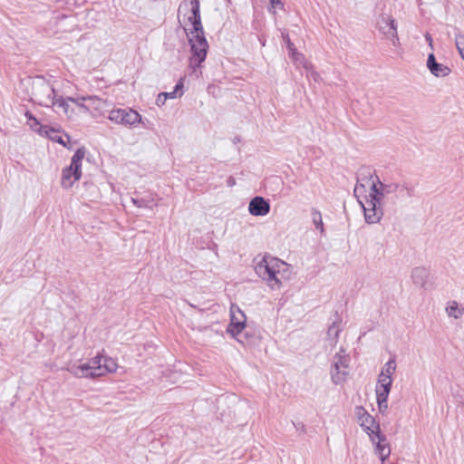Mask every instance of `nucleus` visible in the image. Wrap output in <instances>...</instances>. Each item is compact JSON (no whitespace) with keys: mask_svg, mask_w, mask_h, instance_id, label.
<instances>
[{"mask_svg":"<svg viewBox=\"0 0 464 464\" xmlns=\"http://www.w3.org/2000/svg\"><path fill=\"white\" fill-rule=\"evenodd\" d=\"M117 367L118 365L114 359L98 354L86 362L70 365L67 371L76 378H96L114 372Z\"/></svg>","mask_w":464,"mask_h":464,"instance_id":"nucleus-1","label":"nucleus"},{"mask_svg":"<svg viewBox=\"0 0 464 464\" xmlns=\"http://www.w3.org/2000/svg\"><path fill=\"white\" fill-rule=\"evenodd\" d=\"M21 86L29 88L32 92L24 97L41 106L53 108L58 112V98L55 94L53 85L46 81L44 77H36L34 80L26 79L21 82Z\"/></svg>","mask_w":464,"mask_h":464,"instance_id":"nucleus-2","label":"nucleus"},{"mask_svg":"<svg viewBox=\"0 0 464 464\" xmlns=\"http://www.w3.org/2000/svg\"><path fill=\"white\" fill-rule=\"evenodd\" d=\"M288 265L279 258L264 256L255 266V272L272 290L282 286L279 276L287 269Z\"/></svg>","mask_w":464,"mask_h":464,"instance_id":"nucleus-3","label":"nucleus"},{"mask_svg":"<svg viewBox=\"0 0 464 464\" xmlns=\"http://www.w3.org/2000/svg\"><path fill=\"white\" fill-rule=\"evenodd\" d=\"M370 194L384 204L386 201L409 198L412 195V188L406 183H383L381 181L372 182Z\"/></svg>","mask_w":464,"mask_h":464,"instance_id":"nucleus-4","label":"nucleus"},{"mask_svg":"<svg viewBox=\"0 0 464 464\" xmlns=\"http://www.w3.org/2000/svg\"><path fill=\"white\" fill-rule=\"evenodd\" d=\"M179 18L187 34L203 29L198 0H184L179 7Z\"/></svg>","mask_w":464,"mask_h":464,"instance_id":"nucleus-5","label":"nucleus"},{"mask_svg":"<svg viewBox=\"0 0 464 464\" xmlns=\"http://www.w3.org/2000/svg\"><path fill=\"white\" fill-rule=\"evenodd\" d=\"M197 32L188 33L190 44L191 56L189 63L191 69L195 72L205 61L208 50V44L204 34L203 29H197Z\"/></svg>","mask_w":464,"mask_h":464,"instance_id":"nucleus-6","label":"nucleus"},{"mask_svg":"<svg viewBox=\"0 0 464 464\" xmlns=\"http://www.w3.org/2000/svg\"><path fill=\"white\" fill-rule=\"evenodd\" d=\"M84 148L78 149L71 159V163L62 171L61 186L65 189L71 188L74 182L82 177V164L85 157Z\"/></svg>","mask_w":464,"mask_h":464,"instance_id":"nucleus-7","label":"nucleus"},{"mask_svg":"<svg viewBox=\"0 0 464 464\" xmlns=\"http://www.w3.org/2000/svg\"><path fill=\"white\" fill-rule=\"evenodd\" d=\"M350 358L343 347L334 353L331 362V378L334 383L341 384L345 382L349 373Z\"/></svg>","mask_w":464,"mask_h":464,"instance_id":"nucleus-8","label":"nucleus"},{"mask_svg":"<svg viewBox=\"0 0 464 464\" xmlns=\"http://www.w3.org/2000/svg\"><path fill=\"white\" fill-rule=\"evenodd\" d=\"M58 109H61L69 120H76L86 113V106L84 96L78 95L75 97L58 98Z\"/></svg>","mask_w":464,"mask_h":464,"instance_id":"nucleus-9","label":"nucleus"},{"mask_svg":"<svg viewBox=\"0 0 464 464\" xmlns=\"http://www.w3.org/2000/svg\"><path fill=\"white\" fill-rule=\"evenodd\" d=\"M108 119L115 124L134 128L144 124L142 116L133 109H114L109 112Z\"/></svg>","mask_w":464,"mask_h":464,"instance_id":"nucleus-10","label":"nucleus"},{"mask_svg":"<svg viewBox=\"0 0 464 464\" xmlns=\"http://www.w3.org/2000/svg\"><path fill=\"white\" fill-rule=\"evenodd\" d=\"M360 204L363 209L365 221L368 224H376L382 219L383 204L371 194H369V197L364 201H360Z\"/></svg>","mask_w":464,"mask_h":464,"instance_id":"nucleus-11","label":"nucleus"},{"mask_svg":"<svg viewBox=\"0 0 464 464\" xmlns=\"http://www.w3.org/2000/svg\"><path fill=\"white\" fill-rule=\"evenodd\" d=\"M246 327V315L238 306L232 304L230 307V324L227 326V333L238 342L244 343L240 338L242 331Z\"/></svg>","mask_w":464,"mask_h":464,"instance_id":"nucleus-12","label":"nucleus"},{"mask_svg":"<svg viewBox=\"0 0 464 464\" xmlns=\"http://www.w3.org/2000/svg\"><path fill=\"white\" fill-rule=\"evenodd\" d=\"M377 28L385 39L391 41L394 46L399 43L395 20L388 15L382 14L377 21Z\"/></svg>","mask_w":464,"mask_h":464,"instance_id":"nucleus-13","label":"nucleus"},{"mask_svg":"<svg viewBox=\"0 0 464 464\" xmlns=\"http://www.w3.org/2000/svg\"><path fill=\"white\" fill-rule=\"evenodd\" d=\"M371 440L374 444V451L381 461L386 460L391 454V447L386 437L377 431L373 436H371Z\"/></svg>","mask_w":464,"mask_h":464,"instance_id":"nucleus-14","label":"nucleus"},{"mask_svg":"<svg viewBox=\"0 0 464 464\" xmlns=\"http://www.w3.org/2000/svg\"><path fill=\"white\" fill-rule=\"evenodd\" d=\"M270 211V204L263 197L253 198L248 204V212L255 217H265Z\"/></svg>","mask_w":464,"mask_h":464,"instance_id":"nucleus-15","label":"nucleus"},{"mask_svg":"<svg viewBox=\"0 0 464 464\" xmlns=\"http://www.w3.org/2000/svg\"><path fill=\"white\" fill-rule=\"evenodd\" d=\"M86 113L93 118L101 115L106 108V102L97 96H84Z\"/></svg>","mask_w":464,"mask_h":464,"instance_id":"nucleus-16","label":"nucleus"},{"mask_svg":"<svg viewBox=\"0 0 464 464\" xmlns=\"http://www.w3.org/2000/svg\"><path fill=\"white\" fill-rule=\"evenodd\" d=\"M359 413H362L360 424L370 437L373 436L377 431L380 432L379 425L362 407L359 408Z\"/></svg>","mask_w":464,"mask_h":464,"instance_id":"nucleus-17","label":"nucleus"},{"mask_svg":"<svg viewBox=\"0 0 464 464\" xmlns=\"http://www.w3.org/2000/svg\"><path fill=\"white\" fill-rule=\"evenodd\" d=\"M427 67L430 70V72L437 77L447 76L450 72L449 67L442 63H437L433 53H430L428 56Z\"/></svg>","mask_w":464,"mask_h":464,"instance_id":"nucleus-18","label":"nucleus"},{"mask_svg":"<svg viewBox=\"0 0 464 464\" xmlns=\"http://www.w3.org/2000/svg\"><path fill=\"white\" fill-rule=\"evenodd\" d=\"M429 276V270L423 266L413 268L411 275L413 284L420 288H424L426 286Z\"/></svg>","mask_w":464,"mask_h":464,"instance_id":"nucleus-19","label":"nucleus"},{"mask_svg":"<svg viewBox=\"0 0 464 464\" xmlns=\"http://www.w3.org/2000/svg\"><path fill=\"white\" fill-rule=\"evenodd\" d=\"M340 332H341V328H340L339 324L334 322L332 324V325L329 326L328 332H327V339L325 341L326 348L328 346H330L331 349L335 347V345L338 342V337H339Z\"/></svg>","mask_w":464,"mask_h":464,"instance_id":"nucleus-20","label":"nucleus"},{"mask_svg":"<svg viewBox=\"0 0 464 464\" xmlns=\"http://www.w3.org/2000/svg\"><path fill=\"white\" fill-rule=\"evenodd\" d=\"M445 311L449 317H452L454 319H459L464 314V307L459 304L456 301L448 302Z\"/></svg>","mask_w":464,"mask_h":464,"instance_id":"nucleus-21","label":"nucleus"},{"mask_svg":"<svg viewBox=\"0 0 464 464\" xmlns=\"http://www.w3.org/2000/svg\"><path fill=\"white\" fill-rule=\"evenodd\" d=\"M289 56L297 68L302 66L304 70L311 69L312 63L307 62L304 56L302 53H298L297 51H293V53H290Z\"/></svg>","mask_w":464,"mask_h":464,"instance_id":"nucleus-22","label":"nucleus"},{"mask_svg":"<svg viewBox=\"0 0 464 464\" xmlns=\"http://www.w3.org/2000/svg\"><path fill=\"white\" fill-rule=\"evenodd\" d=\"M131 202L134 206L138 208H153V207L156 205L154 204L153 198H131Z\"/></svg>","mask_w":464,"mask_h":464,"instance_id":"nucleus-23","label":"nucleus"},{"mask_svg":"<svg viewBox=\"0 0 464 464\" xmlns=\"http://www.w3.org/2000/svg\"><path fill=\"white\" fill-rule=\"evenodd\" d=\"M311 216L315 228L320 230L321 233H324V229L321 212L314 208L312 209Z\"/></svg>","mask_w":464,"mask_h":464,"instance_id":"nucleus-24","label":"nucleus"},{"mask_svg":"<svg viewBox=\"0 0 464 464\" xmlns=\"http://www.w3.org/2000/svg\"><path fill=\"white\" fill-rule=\"evenodd\" d=\"M391 389H392V387L376 386L375 387L376 401L388 400L389 394L391 392Z\"/></svg>","mask_w":464,"mask_h":464,"instance_id":"nucleus-25","label":"nucleus"},{"mask_svg":"<svg viewBox=\"0 0 464 464\" xmlns=\"http://www.w3.org/2000/svg\"><path fill=\"white\" fill-rule=\"evenodd\" d=\"M51 140H53L55 142H58L59 144L63 145L65 148L68 147V142L70 141V137L66 134L61 135L55 130H52V134L50 135Z\"/></svg>","mask_w":464,"mask_h":464,"instance_id":"nucleus-26","label":"nucleus"},{"mask_svg":"<svg viewBox=\"0 0 464 464\" xmlns=\"http://www.w3.org/2000/svg\"><path fill=\"white\" fill-rule=\"evenodd\" d=\"M396 371V362L394 359H390L382 367L380 373L392 377Z\"/></svg>","mask_w":464,"mask_h":464,"instance_id":"nucleus-27","label":"nucleus"},{"mask_svg":"<svg viewBox=\"0 0 464 464\" xmlns=\"http://www.w3.org/2000/svg\"><path fill=\"white\" fill-rule=\"evenodd\" d=\"M175 98H176V91H173L170 92H160L156 99V104L158 106H162V105H164L166 100L175 99Z\"/></svg>","mask_w":464,"mask_h":464,"instance_id":"nucleus-28","label":"nucleus"},{"mask_svg":"<svg viewBox=\"0 0 464 464\" xmlns=\"http://www.w3.org/2000/svg\"><path fill=\"white\" fill-rule=\"evenodd\" d=\"M392 377L383 375L382 373H380L378 375L376 386L392 387Z\"/></svg>","mask_w":464,"mask_h":464,"instance_id":"nucleus-29","label":"nucleus"},{"mask_svg":"<svg viewBox=\"0 0 464 464\" xmlns=\"http://www.w3.org/2000/svg\"><path fill=\"white\" fill-rule=\"evenodd\" d=\"M456 46L464 60V35L458 34L455 39Z\"/></svg>","mask_w":464,"mask_h":464,"instance_id":"nucleus-30","label":"nucleus"},{"mask_svg":"<svg viewBox=\"0 0 464 464\" xmlns=\"http://www.w3.org/2000/svg\"><path fill=\"white\" fill-rule=\"evenodd\" d=\"M306 77L308 79H312L314 82H318L321 80L320 74L314 71L313 64H311V69H305Z\"/></svg>","mask_w":464,"mask_h":464,"instance_id":"nucleus-31","label":"nucleus"},{"mask_svg":"<svg viewBox=\"0 0 464 464\" xmlns=\"http://www.w3.org/2000/svg\"><path fill=\"white\" fill-rule=\"evenodd\" d=\"M25 116L30 120V121H33L34 124L31 125V127L35 130V131H40V129L42 128V126L40 125V123L37 121V120L29 112H26L25 113Z\"/></svg>","mask_w":464,"mask_h":464,"instance_id":"nucleus-32","label":"nucleus"},{"mask_svg":"<svg viewBox=\"0 0 464 464\" xmlns=\"http://www.w3.org/2000/svg\"><path fill=\"white\" fill-rule=\"evenodd\" d=\"M270 1V11L276 13V8L282 9L284 5L281 0H269Z\"/></svg>","mask_w":464,"mask_h":464,"instance_id":"nucleus-33","label":"nucleus"},{"mask_svg":"<svg viewBox=\"0 0 464 464\" xmlns=\"http://www.w3.org/2000/svg\"><path fill=\"white\" fill-rule=\"evenodd\" d=\"M379 411L382 414H386L388 411V400L377 401Z\"/></svg>","mask_w":464,"mask_h":464,"instance_id":"nucleus-34","label":"nucleus"},{"mask_svg":"<svg viewBox=\"0 0 464 464\" xmlns=\"http://www.w3.org/2000/svg\"><path fill=\"white\" fill-rule=\"evenodd\" d=\"M283 37H284V40H285V42L286 44L289 54L292 53L293 51H296L295 46H294V44L291 42V40L289 38V35L288 34H284Z\"/></svg>","mask_w":464,"mask_h":464,"instance_id":"nucleus-35","label":"nucleus"},{"mask_svg":"<svg viewBox=\"0 0 464 464\" xmlns=\"http://www.w3.org/2000/svg\"><path fill=\"white\" fill-rule=\"evenodd\" d=\"M182 88H183V80H182V79H180V80L179 81V82L176 84L174 91H176V93H177V92H178L179 90H181ZM177 96H178V95L176 94V97H177Z\"/></svg>","mask_w":464,"mask_h":464,"instance_id":"nucleus-36","label":"nucleus"},{"mask_svg":"<svg viewBox=\"0 0 464 464\" xmlns=\"http://www.w3.org/2000/svg\"><path fill=\"white\" fill-rule=\"evenodd\" d=\"M425 39L429 43V45L432 48V38L430 34H425Z\"/></svg>","mask_w":464,"mask_h":464,"instance_id":"nucleus-37","label":"nucleus"},{"mask_svg":"<svg viewBox=\"0 0 464 464\" xmlns=\"http://www.w3.org/2000/svg\"><path fill=\"white\" fill-rule=\"evenodd\" d=\"M359 408H360V407H357V408H356V415H357V417H358L359 420L361 421V417L362 416V413H359Z\"/></svg>","mask_w":464,"mask_h":464,"instance_id":"nucleus-38","label":"nucleus"},{"mask_svg":"<svg viewBox=\"0 0 464 464\" xmlns=\"http://www.w3.org/2000/svg\"><path fill=\"white\" fill-rule=\"evenodd\" d=\"M143 121H144V124H142V126H143V127H147L148 120H145V121L143 120Z\"/></svg>","mask_w":464,"mask_h":464,"instance_id":"nucleus-39","label":"nucleus"}]
</instances>
